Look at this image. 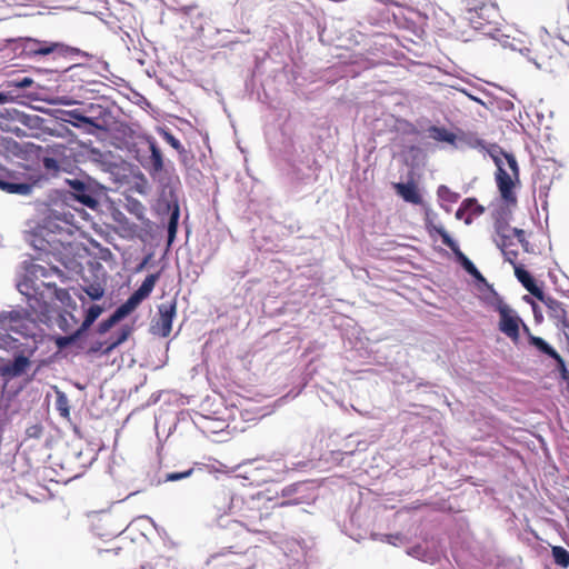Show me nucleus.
<instances>
[{
    "mask_svg": "<svg viewBox=\"0 0 569 569\" xmlns=\"http://www.w3.org/2000/svg\"><path fill=\"white\" fill-rule=\"evenodd\" d=\"M74 213L64 207L50 208L34 228L26 233V241L37 252L36 259L60 262L69 273H80L82 263L81 243L73 242L74 231L79 229Z\"/></svg>",
    "mask_w": 569,
    "mask_h": 569,
    "instance_id": "nucleus-1",
    "label": "nucleus"
},
{
    "mask_svg": "<svg viewBox=\"0 0 569 569\" xmlns=\"http://www.w3.org/2000/svg\"><path fill=\"white\" fill-rule=\"evenodd\" d=\"M49 263H51V261ZM23 264L24 274L22 280L17 282V289L26 297L28 307H19L10 311H1L0 320H34L33 316L43 317V320H52L53 316L51 315V305L44 300L41 287H52L54 289L56 299L62 305V307L76 308V302L72 300L68 290L58 289L54 283L39 281V278H48L51 274H57L62 281L69 279L70 277L61 269L52 264H50V267H44L34 262L28 263L27 261H24ZM67 317H70V320H77L76 317L67 309L59 311L56 320H68Z\"/></svg>",
    "mask_w": 569,
    "mask_h": 569,
    "instance_id": "nucleus-2",
    "label": "nucleus"
},
{
    "mask_svg": "<svg viewBox=\"0 0 569 569\" xmlns=\"http://www.w3.org/2000/svg\"><path fill=\"white\" fill-rule=\"evenodd\" d=\"M254 505L253 498L246 501L241 496L223 491L217 497L216 509L220 519L228 516L231 518L229 522L237 523L251 532L264 533L260 526L262 512Z\"/></svg>",
    "mask_w": 569,
    "mask_h": 569,
    "instance_id": "nucleus-3",
    "label": "nucleus"
},
{
    "mask_svg": "<svg viewBox=\"0 0 569 569\" xmlns=\"http://www.w3.org/2000/svg\"><path fill=\"white\" fill-rule=\"evenodd\" d=\"M149 150L150 154L142 161V167L157 184L158 201L178 197L180 180L173 167L164 163L162 152L153 139L149 141Z\"/></svg>",
    "mask_w": 569,
    "mask_h": 569,
    "instance_id": "nucleus-4",
    "label": "nucleus"
},
{
    "mask_svg": "<svg viewBox=\"0 0 569 569\" xmlns=\"http://www.w3.org/2000/svg\"><path fill=\"white\" fill-rule=\"evenodd\" d=\"M14 50L19 51L18 54L24 58H42L50 56L53 60L89 56L87 52L64 44L63 42L39 40L36 38H19L14 40Z\"/></svg>",
    "mask_w": 569,
    "mask_h": 569,
    "instance_id": "nucleus-5",
    "label": "nucleus"
},
{
    "mask_svg": "<svg viewBox=\"0 0 569 569\" xmlns=\"http://www.w3.org/2000/svg\"><path fill=\"white\" fill-rule=\"evenodd\" d=\"M453 256L456 261L475 279L477 284H483L487 288V291L483 293V300L489 307L499 313V320H522L517 312L503 301L493 287L488 283L487 279L478 270L476 264L460 250V248L453 252Z\"/></svg>",
    "mask_w": 569,
    "mask_h": 569,
    "instance_id": "nucleus-6",
    "label": "nucleus"
},
{
    "mask_svg": "<svg viewBox=\"0 0 569 569\" xmlns=\"http://www.w3.org/2000/svg\"><path fill=\"white\" fill-rule=\"evenodd\" d=\"M66 181L73 200L89 209L97 210L107 197V188L87 174Z\"/></svg>",
    "mask_w": 569,
    "mask_h": 569,
    "instance_id": "nucleus-7",
    "label": "nucleus"
},
{
    "mask_svg": "<svg viewBox=\"0 0 569 569\" xmlns=\"http://www.w3.org/2000/svg\"><path fill=\"white\" fill-rule=\"evenodd\" d=\"M120 322H100L97 332L103 337L109 335L106 339L90 341L88 352L96 355H109L113 349L124 342L132 331V327L124 325L117 327Z\"/></svg>",
    "mask_w": 569,
    "mask_h": 569,
    "instance_id": "nucleus-8",
    "label": "nucleus"
},
{
    "mask_svg": "<svg viewBox=\"0 0 569 569\" xmlns=\"http://www.w3.org/2000/svg\"><path fill=\"white\" fill-rule=\"evenodd\" d=\"M160 278V271L148 274L137 290L129 298L118 306L107 320H123L128 317L146 298L152 292L157 281Z\"/></svg>",
    "mask_w": 569,
    "mask_h": 569,
    "instance_id": "nucleus-9",
    "label": "nucleus"
},
{
    "mask_svg": "<svg viewBox=\"0 0 569 569\" xmlns=\"http://www.w3.org/2000/svg\"><path fill=\"white\" fill-rule=\"evenodd\" d=\"M280 465V462H264L257 466L249 463L242 467L243 471H239L237 477L243 478L250 486H260L266 482L277 481L280 479L281 473L274 466Z\"/></svg>",
    "mask_w": 569,
    "mask_h": 569,
    "instance_id": "nucleus-10",
    "label": "nucleus"
},
{
    "mask_svg": "<svg viewBox=\"0 0 569 569\" xmlns=\"http://www.w3.org/2000/svg\"><path fill=\"white\" fill-rule=\"evenodd\" d=\"M158 210L162 220L166 219L167 241L171 246L176 240L180 220L179 197L158 201Z\"/></svg>",
    "mask_w": 569,
    "mask_h": 569,
    "instance_id": "nucleus-11",
    "label": "nucleus"
},
{
    "mask_svg": "<svg viewBox=\"0 0 569 569\" xmlns=\"http://www.w3.org/2000/svg\"><path fill=\"white\" fill-rule=\"evenodd\" d=\"M59 120L82 130L86 133L94 134L103 130V127L97 123V117H88L81 109L60 110Z\"/></svg>",
    "mask_w": 569,
    "mask_h": 569,
    "instance_id": "nucleus-12",
    "label": "nucleus"
},
{
    "mask_svg": "<svg viewBox=\"0 0 569 569\" xmlns=\"http://www.w3.org/2000/svg\"><path fill=\"white\" fill-rule=\"evenodd\" d=\"M94 322H81V326L70 335L58 336L54 338V343L59 350L67 349L70 346H76L79 349H84L88 346L90 337L92 336V325Z\"/></svg>",
    "mask_w": 569,
    "mask_h": 569,
    "instance_id": "nucleus-13",
    "label": "nucleus"
},
{
    "mask_svg": "<svg viewBox=\"0 0 569 569\" xmlns=\"http://www.w3.org/2000/svg\"><path fill=\"white\" fill-rule=\"evenodd\" d=\"M513 176L509 174L505 167H500L496 171V182L502 202L511 206L517 204V196L515 193Z\"/></svg>",
    "mask_w": 569,
    "mask_h": 569,
    "instance_id": "nucleus-14",
    "label": "nucleus"
},
{
    "mask_svg": "<svg viewBox=\"0 0 569 569\" xmlns=\"http://www.w3.org/2000/svg\"><path fill=\"white\" fill-rule=\"evenodd\" d=\"M38 187V181L0 174V189L12 194L28 196Z\"/></svg>",
    "mask_w": 569,
    "mask_h": 569,
    "instance_id": "nucleus-15",
    "label": "nucleus"
},
{
    "mask_svg": "<svg viewBox=\"0 0 569 569\" xmlns=\"http://www.w3.org/2000/svg\"><path fill=\"white\" fill-rule=\"evenodd\" d=\"M2 118L20 122V124L24 127V129L41 131L43 130L47 120L38 114L26 113L14 108L4 109Z\"/></svg>",
    "mask_w": 569,
    "mask_h": 569,
    "instance_id": "nucleus-16",
    "label": "nucleus"
},
{
    "mask_svg": "<svg viewBox=\"0 0 569 569\" xmlns=\"http://www.w3.org/2000/svg\"><path fill=\"white\" fill-rule=\"evenodd\" d=\"M309 489L308 482H295L289 486H286L281 490V496L283 498H291L289 500L282 501L279 503L280 507L292 506V505H301L308 502L312 499L311 495H307V490Z\"/></svg>",
    "mask_w": 569,
    "mask_h": 569,
    "instance_id": "nucleus-17",
    "label": "nucleus"
},
{
    "mask_svg": "<svg viewBox=\"0 0 569 569\" xmlns=\"http://www.w3.org/2000/svg\"><path fill=\"white\" fill-rule=\"evenodd\" d=\"M180 11L184 17V22H189L197 34L204 30V26L210 19L208 12L200 9L197 4L183 6L180 8Z\"/></svg>",
    "mask_w": 569,
    "mask_h": 569,
    "instance_id": "nucleus-18",
    "label": "nucleus"
},
{
    "mask_svg": "<svg viewBox=\"0 0 569 569\" xmlns=\"http://www.w3.org/2000/svg\"><path fill=\"white\" fill-rule=\"evenodd\" d=\"M515 276L522 287L536 299H543L545 292L535 277L521 264L516 266Z\"/></svg>",
    "mask_w": 569,
    "mask_h": 569,
    "instance_id": "nucleus-19",
    "label": "nucleus"
},
{
    "mask_svg": "<svg viewBox=\"0 0 569 569\" xmlns=\"http://www.w3.org/2000/svg\"><path fill=\"white\" fill-rule=\"evenodd\" d=\"M496 11H478L477 13H470L466 16L469 24L477 31H481L486 36L495 37L493 31L497 29L491 26L490 18Z\"/></svg>",
    "mask_w": 569,
    "mask_h": 569,
    "instance_id": "nucleus-20",
    "label": "nucleus"
},
{
    "mask_svg": "<svg viewBox=\"0 0 569 569\" xmlns=\"http://www.w3.org/2000/svg\"><path fill=\"white\" fill-rule=\"evenodd\" d=\"M511 204L500 203L498 204L491 212L493 219V229L496 233H502L505 231H509L510 229V220L512 217V211L510 209Z\"/></svg>",
    "mask_w": 569,
    "mask_h": 569,
    "instance_id": "nucleus-21",
    "label": "nucleus"
},
{
    "mask_svg": "<svg viewBox=\"0 0 569 569\" xmlns=\"http://www.w3.org/2000/svg\"><path fill=\"white\" fill-rule=\"evenodd\" d=\"M393 187L397 194L401 197L403 201L412 204H420L422 202V197L415 181L397 182Z\"/></svg>",
    "mask_w": 569,
    "mask_h": 569,
    "instance_id": "nucleus-22",
    "label": "nucleus"
},
{
    "mask_svg": "<svg viewBox=\"0 0 569 569\" xmlns=\"http://www.w3.org/2000/svg\"><path fill=\"white\" fill-rule=\"evenodd\" d=\"M29 366H30L29 358L22 353H19L17 356H14L12 361L6 363L1 368V373L3 376H9L12 378L20 377L26 372V370Z\"/></svg>",
    "mask_w": 569,
    "mask_h": 569,
    "instance_id": "nucleus-23",
    "label": "nucleus"
},
{
    "mask_svg": "<svg viewBox=\"0 0 569 569\" xmlns=\"http://www.w3.org/2000/svg\"><path fill=\"white\" fill-rule=\"evenodd\" d=\"M428 134L431 139L438 142H446L455 148H459L460 139L458 136L445 127L440 126H430L428 128Z\"/></svg>",
    "mask_w": 569,
    "mask_h": 569,
    "instance_id": "nucleus-24",
    "label": "nucleus"
},
{
    "mask_svg": "<svg viewBox=\"0 0 569 569\" xmlns=\"http://www.w3.org/2000/svg\"><path fill=\"white\" fill-rule=\"evenodd\" d=\"M91 71L84 63H74L63 70V76L72 81L91 83L89 80Z\"/></svg>",
    "mask_w": 569,
    "mask_h": 569,
    "instance_id": "nucleus-25",
    "label": "nucleus"
},
{
    "mask_svg": "<svg viewBox=\"0 0 569 569\" xmlns=\"http://www.w3.org/2000/svg\"><path fill=\"white\" fill-rule=\"evenodd\" d=\"M67 124L68 123L59 120V117H57V120H46L42 132L52 137L68 138L72 136V131Z\"/></svg>",
    "mask_w": 569,
    "mask_h": 569,
    "instance_id": "nucleus-26",
    "label": "nucleus"
},
{
    "mask_svg": "<svg viewBox=\"0 0 569 569\" xmlns=\"http://www.w3.org/2000/svg\"><path fill=\"white\" fill-rule=\"evenodd\" d=\"M81 110L86 112L88 117H97V123L100 124V127H103L102 131L108 130V122L106 120V118L110 116L108 108L102 107L101 104L88 103L81 108Z\"/></svg>",
    "mask_w": 569,
    "mask_h": 569,
    "instance_id": "nucleus-27",
    "label": "nucleus"
},
{
    "mask_svg": "<svg viewBox=\"0 0 569 569\" xmlns=\"http://www.w3.org/2000/svg\"><path fill=\"white\" fill-rule=\"evenodd\" d=\"M538 300L543 302L546 307L551 311V318H553L555 320H567L566 311L559 301L546 295L543 299Z\"/></svg>",
    "mask_w": 569,
    "mask_h": 569,
    "instance_id": "nucleus-28",
    "label": "nucleus"
},
{
    "mask_svg": "<svg viewBox=\"0 0 569 569\" xmlns=\"http://www.w3.org/2000/svg\"><path fill=\"white\" fill-rule=\"evenodd\" d=\"M3 112H0V129L4 132H10L18 138L28 137L27 130L21 128L20 122H16L13 120H9L7 118H2Z\"/></svg>",
    "mask_w": 569,
    "mask_h": 569,
    "instance_id": "nucleus-29",
    "label": "nucleus"
},
{
    "mask_svg": "<svg viewBox=\"0 0 569 569\" xmlns=\"http://www.w3.org/2000/svg\"><path fill=\"white\" fill-rule=\"evenodd\" d=\"M160 134L162 136L163 140L170 144L181 157L182 162H186L188 157V151L182 146L180 140L176 138L172 132L168 129H162Z\"/></svg>",
    "mask_w": 569,
    "mask_h": 569,
    "instance_id": "nucleus-30",
    "label": "nucleus"
},
{
    "mask_svg": "<svg viewBox=\"0 0 569 569\" xmlns=\"http://www.w3.org/2000/svg\"><path fill=\"white\" fill-rule=\"evenodd\" d=\"M530 343L537 348L541 353L549 356L550 358L555 359L558 357V352L553 347H551L545 339L536 336H529Z\"/></svg>",
    "mask_w": 569,
    "mask_h": 569,
    "instance_id": "nucleus-31",
    "label": "nucleus"
},
{
    "mask_svg": "<svg viewBox=\"0 0 569 569\" xmlns=\"http://www.w3.org/2000/svg\"><path fill=\"white\" fill-rule=\"evenodd\" d=\"M553 562L560 568L567 569L569 567V551L561 546H553L551 548Z\"/></svg>",
    "mask_w": 569,
    "mask_h": 569,
    "instance_id": "nucleus-32",
    "label": "nucleus"
},
{
    "mask_svg": "<svg viewBox=\"0 0 569 569\" xmlns=\"http://www.w3.org/2000/svg\"><path fill=\"white\" fill-rule=\"evenodd\" d=\"M34 83L33 79L28 76L19 77L12 80H8L3 83V86L9 89L8 91H12L11 89H20L24 90L31 87ZM13 94V92H11Z\"/></svg>",
    "mask_w": 569,
    "mask_h": 569,
    "instance_id": "nucleus-33",
    "label": "nucleus"
},
{
    "mask_svg": "<svg viewBox=\"0 0 569 569\" xmlns=\"http://www.w3.org/2000/svg\"><path fill=\"white\" fill-rule=\"evenodd\" d=\"M492 241L496 243V246L500 250H506V248L516 247V241L509 231H505L502 233H496L492 238Z\"/></svg>",
    "mask_w": 569,
    "mask_h": 569,
    "instance_id": "nucleus-34",
    "label": "nucleus"
},
{
    "mask_svg": "<svg viewBox=\"0 0 569 569\" xmlns=\"http://www.w3.org/2000/svg\"><path fill=\"white\" fill-rule=\"evenodd\" d=\"M480 10L497 11V8L495 4H486L482 0H466L467 16H470V13H477Z\"/></svg>",
    "mask_w": 569,
    "mask_h": 569,
    "instance_id": "nucleus-35",
    "label": "nucleus"
},
{
    "mask_svg": "<svg viewBox=\"0 0 569 569\" xmlns=\"http://www.w3.org/2000/svg\"><path fill=\"white\" fill-rule=\"evenodd\" d=\"M520 325L523 326V329L528 331L526 327V322H499L500 331L507 335L508 337L517 340L519 337V328Z\"/></svg>",
    "mask_w": 569,
    "mask_h": 569,
    "instance_id": "nucleus-36",
    "label": "nucleus"
},
{
    "mask_svg": "<svg viewBox=\"0 0 569 569\" xmlns=\"http://www.w3.org/2000/svg\"><path fill=\"white\" fill-rule=\"evenodd\" d=\"M41 162H42V167H43L46 173L49 176L54 177L61 170V164H60L58 158H56V157L43 156L41 159Z\"/></svg>",
    "mask_w": 569,
    "mask_h": 569,
    "instance_id": "nucleus-37",
    "label": "nucleus"
},
{
    "mask_svg": "<svg viewBox=\"0 0 569 569\" xmlns=\"http://www.w3.org/2000/svg\"><path fill=\"white\" fill-rule=\"evenodd\" d=\"M463 208H466L467 213L472 217H479L485 212V207L473 197L463 200Z\"/></svg>",
    "mask_w": 569,
    "mask_h": 569,
    "instance_id": "nucleus-38",
    "label": "nucleus"
},
{
    "mask_svg": "<svg viewBox=\"0 0 569 569\" xmlns=\"http://www.w3.org/2000/svg\"><path fill=\"white\" fill-rule=\"evenodd\" d=\"M437 196H438L439 200L446 201L449 203H456L460 198V194L458 192L450 190V188H448L445 184H440L438 187Z\"/></svg>",
    "mask_w": 569,
    "mask_h": 569,
    "instance_id": "nucleus-39",
    "label": "nucleus"
},
{
    "mask_svg": "<svg viewBox=\"0 0 569 569\" xmlns=\"http://www.w3.org/2000/svg\"><path fill=\"white\" fill-rule=\"evenodd\" d=\"M173 322H153L150 327V332L153 336L168 337L172 330Z\"/></svg>",
    "mask_w": 569,
    "mask_h": 569,
    "instance_id": "nucleus-40",
    "label": "nucleus"
},
{
    "mask_svg": "<svg viewBox=\"0 0 569 569\" xmlns=\"http://www.w3.org/2000/svg\"><path fill=\"white\" fill-rule=\"evenodd\" d=\"M57 410L60 412L61 417H68L70 413L69 400L64 392L58 391L56 399Z\"/></svg>",
    "mask_w": 569,
    "mask_h": 569,
    "instance_id": "nucleus-41",
    "label": "nucleus"
},
{
    "mask_svg": "<svg viewBox=\"0 0 569 569\" xmlns=\"http://www.w3.org/2000/svg\"><path fill=\"white\" fill-rule=\"evenodd\" d=\"M488 153L491 157V159L493 160L497 169H499V166L500 167L505 166L503 158H505V154H507V152L503 151L499 146L491 144L488 149Z\"/></svg>",
    "mask_w": 569,
    "mask_h": 569,
    "instance_id": "nucleus-42",
    "label": "nucleus"
},
{
    "mask_svg": "<svg viewBox=\"0 0 569 569\" xmlns=\"http://www.w3.org/2000/svg\"><path fill=\"white\" fill-rule=\"evenodd\" d=\"M84 292L92 301H98L103 297L104 289L99 283H90L84 288Z\"/></svg>",
    "mask_w": 569,
    "mask_h": 569,
    "instance_id": "nucleus-43",
    "label": "nucleus"
},
{
    "mask_svg": "<svg viewBox=\"0 0 569 569\" xmlns=\"http://www.w3.org/2000/svg\"><path fill=\"white\" fill-rule=\"evenodd\" d=\"M160 320H173L176 316L174 303H162L159 306Z\"/></svg>",
    "mask_w": 569,
    "mask_h": 569,
    "instance_id": "nucleus-44",
    "label": "nucleus"
},
{
    "mask_svg": "<svg viewBox=\"0 0 569 569\" xmlns=\"http://www.w3.org/2000/svg\"><path fill=\"white\" fill-rule=\"evenodd\" d=\"M104 311V307L98 303H92L88 307L84 313L83 320H97L102 312Z\"/></svg>",
    "mask_w": 569,
    "mask_h": 569,
    "instance_id": "nucleus-45",
    "label": "nucleus"
},
{
    "mask_svg": "<svg viewBox=\"0 0 569 569\" xmlns=\"http://www.w3.org/2000/svg\"><path fill=\"white\" fill-rule=\"evenodd\" d=\"M439 236L445 246H447L452 253L459 249L458 242L448 233L446 229H439Z\"/></svg>",
    "mask_w": 569,
    "mask_h": 569,
    "instance_id": "nucleus-46",
    "label": "nucleus"
},
{
    "mask_svg": "<svg viewBox=\"0 0 569 569\" xmlns=\"http://www.w3.org/2000/svg\"><path fill=\"white\" fill-rule=\"evenodd\" d=\"M503 160H506L509 169L511 170V173H512L515 180L518 181L519 180V166H518L516 157L512 153L507 152V154H505Z\"/></svg>",
    "mask_w": 569,
    "mask_h": 569,
    "instance_id": "nucleus-47",
    "label": "nucleus"
},
{
    "mask_svg": "<svg viewBox=\"0 0 569 569\" xmlns=\"http://www.w3.org/2000/svg\"><path fill=\"white\" fill-rule=\"evenodd\" d=\"M192 472H193L192 468L181 471V472H169L166 475L164 481H168V482L179 481V480L189 478L192 475Z\"/></svg>",
    "mask_w": 569,
    "mask_h": 569,
    "instance_id": "nucleus-48",
    "label": "nucleus"
},
{
    "mask_svg": "<svg viewBox=\"0 0 569 569\" xmlns=\"http://www.w3.org/2000/svg\"><path fill=\"white\" fill-rule=\"evenodd\" d=\"M503 254L505 261L509 262L513 269H516V266H519L516 262V259L518 257V250L515 248H506V250H500Z\"/></svg>",
    "mask_w": 569,
    "mask_h": 569,
    "instance_id": "nucleus-49",
    "label": "nucleus"
},
{
    "mask_svg": "<svg viewBox=\"0 0 569 569\" xmlns=\"http://www.w3.org/2000/svg\"><path fill=\"white\" fill-rule=\"evenodd\" d=\"M553 360H556V362H557V367L559 369L561 378L563 380H568L569 379V371L567 370L565 360L561 358L560 355H558V357H556Z\"/></svg>",
    "mask_w": 569,
    "mask_h": 569,
    "instance_id": "nucleus-50",
    "label": "nucleus"
},
{
    "mask_svg": "<svg viewBox=\"0 0 569 569\" xmlns=\"http://www.w3.org/2000/svg\"><path fill=\"white\" fill-rule=\"evenodd\" d=\"M68 148L64 144H53L50 147V151L53 154L52 157H66V151Z\"/></svg>",
    "mask_w": 569,
    "mask_h": 569,
    "instance_id": "nucleus-51",
    "label": "nucleus"
},
{
    "mask_svg": "<svg viewBox=\"0 0 569 569\" xmlns=\"http://www.w3.org/2000/svg\"><path fill=\"white\" fill-rule=\"evenodd\" d=\"M14 100V94L11 91H0V106Z\"/></svg>",
    "mask_w": 569,
    "mask_h": 569,
    "instance_id": "nucleus-52",
    "label": "nucleus"
},
{
    "mask_svg": "<svg viewBox=\"0 0 569 569\" xmlns=\"http://www.w3.org/2000/svg\"><path fill=\"white\" fill-rule=\"evenodd\" d=\"M509 232L512 234V238L517 240V242L525 238V231L520 228L510 227Z\"/></svg>",
    "mask_w": 569,
    "mask_h": 569,
    "instance_id": "nucleus-53",
    "label": "nucleus"
},
{
    "mask_svg": "<svg viewBox=\"0 0 569 569\" xmlns=\"http://www.w3.org/2000/svg\"><path fill=\"white\" fill-rule=\"evenodd\" d=\"M467 211L466 208H463V201L460 203L459 208L456 210L455 217L458 220H462L466 216Z\"/></svg>",
    "mask_w": 569,
    "mask_h": 569,
    "instance_id": "nucleus-54",
    "label": "nucleus"
},
{
    "mask_svg": "<svg viewBox=\"0 0 569 569\" xmlns=\"http://www.w3.org/2000/svg\"><path fill=\"white\" fill-rule=\"evenodd\" d=\"M531 308H532L535 320H543V315H542L540 308L536 303H532Z\"/></svg>",
    "mask_w": 569,
    "mask_h": 569,
    "instance_id": "nucleus-55",
    "label": "nucleus"
},
{
    "mask_svg": "<svg viewBox=\"0 0 569 569\" xmlns=\"http://www.w3.org/2000/svg\"><path fill=\"white\" fill-rule=\"evenodd\" d=\"M41 432V427L39 426H32L27 430V433L29 437H39Z\"/></svg>",
    "mask_w": 569,
    "mask_h": 569,
    "instance_id": "nucleus-56",
    "label": "nucleus"
},
{
    "mask_svg": "<svg viewBox=\"0 0 569 569\" xmlns=\"http://www.w3.org/2000/svg\"><path fill=\"white\" fill-rule=\"evenodd\" d=\"M427 229L431 236L433 234V232L439 236V229H445V227L441 224L437 226L432 223H427Z\"/></svg>",
    "mask_w": 569,
    "mask_h": 569,
    "instance_id": "nucleus-57",
    "label": "nucleus"
},
{
    "mask_svg": "<svg viewBox=\"0 0 569 569\" xmlns=\"http://www.w3.org/2000/svg\"><path fill=\"white\" fill-rule=\"evenodd\" d=\"M9 144L11 146V151L14 152L16 154L22 152L23 147L17 141L9 142Z\"/></svg>",
    "mask_w": 569,
    "mask_h": 569,
    "instance_id": "nucleus-58",
    "label": "nucleus"
},
{
    "mask_svg": "<svg viewBox=\"0 0 569 569\" xmlns=\"http://www.w3.org/2000/svg\"><path fill=\"white\" fill-rule=\"evenodd\" d=\"M519 243L521 244L522 249L526 252H530L531 251V246H530L529 241L526 238L520 239Z\"/></svg>",
    "mask_w": 569,
    "mask_h": 569,
    "instance_id": "nucleus-59",
    "label": "nucleus"
},
{
    "mask_svg": "<svg viewBox=\"0 0 569 569\" xmlns=\"http://www.w3.org/2000/svg\"><path fill=\"white\" fill-rule=\"evenodd\" d=\"M150 258H151V254H148L147 257H144L143 260L138 264L137 271H141L147 266Z\"/></svg>",
    "mask_w": 569,
    "mask_h": 569,
    "instance_id": "nucleus-60",
    "label": "nucleus"
},
{
    "mask_svg": "<svg viewBox=\"0 0 569 569\" xmlns=\"http://www.w3.org/2000/svg\"><path fill=\"white\" fill-rule=\"evenodd\" d=\"M24 148H26V150H24L26 152H28V151H31V152H33V151H41V147L36 146L33 143H28V144L24 146Z\"/></svg>",
    "mask_w": 569,
    "mask_h": 569,
    "instance_id": "nucleus-61",
    "label": "nucleus"
},
{
    "mask_svg": "<svg viewBox=\"0 0 569 569\" xmlns=\"http://www.w3.org/2000/svg\"><path fill=\"white\" fill-rule=\"evenodd\" d=\"M472 218H473L472 216H470L469 213H466V216H465V218H463L462 220H463V222H465L467 226H470V224L472 223V221H473V219H472Z\"/></svg>",
    "mask_w": 569,
    "mask_h": 569,
    "instance_id": "nucleus-62",
    "label": "nucleus"
},
{
    "mask_svg": "<svg viewBox=\"0 0 569 569\" xmlns=\"http://www.w3.org/2000/svg\"><path fill=\"white\" fill-rule=\"evenodd\" d=\"M99 64L101 66V69L104 70V71H108L109 70V63L106 62V61H101L99 62Z\"/></svg>",
    "mask_w": 569,
    "mask_h": 569,
    "instance_id": "nucleus-63",
    "label": "nucleus"
},
{
    "mask_svg": "<svg viewBox=\"0 0 569 569\" xmlns=\"http://www.w3.org/2000/svg\"><path fill=\"white\" fill-rule=\"evenodd\" d=\"M523 300H525L527 303H530V305L535 303V302H533V300H532V298H531L530 296H523Z\"/></svg>",
    "mask_w": 569,
    "mask_h": 569,
    "instance_id": "nucleus-64",
    "label": "nucleus"
}]
</instances>
